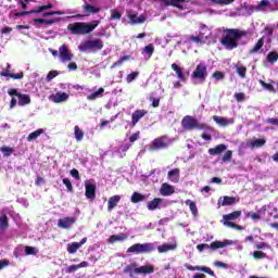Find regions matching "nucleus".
Listing matches in <instances>:
<instances>
[{"instance_id":"obj_1","label":"nucleus","mask_w":278,"mask_h":278,"mask_svg":"<svg viewBox=\"0 0 278 278\" xmlns=\"http://www.w3.org/2000/svg\"><path fill=\"white\" fill-rule=\"evenodd\" d=\"M244 37H247V31L244 30L226 28L224 29V36L220 38V45L227 51H233V49H238V42Z\"/></svg>"},{"instance_id":"obj_2","label":"nucleus","mask_w":278,"mask_h":278,"mask_svg":"<svg viewBox=\"0 0 278 278\" xmlns=\"http://www.w3.org/2000/svg\"><path fill=\"white\" fill-rule=\"evenodd\" d=\"M101 25V20H93L92 22H76L72 25L71 31L75 36H87L92 34Z\"/></svg>"},{"instance_id":"obj_3","label":"nucleus","mask_w":278,"mask_h":278,"mask_svg":"<svg viewBox=\"0 0 278 278\" xmlns=\"http://www.w3.org/2000/svg\"><path fill=\"white\" fill-rule=\"evenodd\" d=\"M181 127L186 131H192L194 129H207L208 131H214V128L206 124H201L194 116L186 115L181 119Z\"/></svg>"},{"instance_id":"obj_4","label":"nucleus","mask_w":278,"mask_h":278,"mask_svg":"<svg viewBox=\"0 0 278 278\" xmlns=\"http://www.w3.org/2000/svg\"><path fill=\"white\" fill-rule=\"evenodd\" d=\"M78 49L80 51H101L103 49V40L101 39H93V40H87L83 42Z\"/></svg>"},{"instance_id":"obj_5","label":"nucleus","mask_w":278,"mask_h":278,"mask_svg":"<svg viewBox=\"0 0 278 278\" xmlns=\"http://www.w3.org/2000/svg\"><path fill=\"white\" fill-rule=\"evenodd\" d=\"M191 78L199 79L201 84H204L205 79H207V65H205V63L198 64L191 75Z\"/></svg>"},{"instance_id":"obj_6","label":"nucleus","mask_w":278,"mask_h":278,"mask_svg":"<svg viewBox=\"0 0 278 278\" xmlns=\"http://www.w3.org/2000/svg\"><path fill=\"white\" fill-rule=\"evenodd\" d=\"M241 216L242 211H235L230 214L223 215V219L220 220V223H223L225 227H229V224H233V222L231 220H238V218H240Z\"/></svg>"},{"instance_id":"obj_7","label":"nucleus","mask_w":278,"mask_h":278,"mask_svg":"<svg viewBox=\"0 0 278 278\" xmlns=\"http://www.w3.org/2000/svg\"><path fill=\"white\" fill-rule=\"evenodd\" d=\"M147 114H149V111L144 110V109H138L135 112H132V114H131L132 127H136L138 125V123H140V121H142V118H144V116H147Z\"/></svg>"},{"instance_id":"obj_8","label":"nucleus","mask_w":278,"mask_h":278,"mask_svg":"<svg viewBox=\"0 0 278 278\" xmlns=\"http://www.w3.org/2000/svg\"><path fill=\"white\" fill-rule=\"evenodd\" d=\"M168 142H166V136L159 137L152 141L150 146L151 151H160V149H166Z\"/></svg>"},{"instance_id":"obj_9","label":"nucleus","mask_w":278,"mask_h":278,"mask_svg":"<svg viewBox=\"0 0 278 278\" xmlns=\"http://www.w3.org/2000/svg\"><path fill=\"white\" fill-rule=\"evenodd\" d=\"M161 5L177 8L178 10H186L181 3H186L188 0H159Z\"/></svg>"},{"instance_id":"obj_10","label":"nucleus","mask_w":278,"mask_h":278,"mask_svg":"<svg viewBox=\"0 0 278 278\" xmlns=\"http://www.w3.org/2000/svg\"><path fill=\"white\" fill-rule=\"evenodd\" d=\"M33 23H35V27H37V29H45V27H49V25L58 23V20L34 18Z\"/></svg>"},{"instance_id":"obj_11","label":"nucleus","mask_w":278,"mask_h":278,"mask_svg":"<svg viewBox=\"0 0 278 278\" xmlns=\"http://www.w3.org/2000/svg\"><path fill=\"white\" fill-rule=\"evenodd\" d=\"M187 270H199L200 273H206V275H210L211 277H216V274H214V270L207 266H192L190 264L185 265Z\"/></svg>"},{"instance_id":"obj_12","label":"nucleus","mask_w":278,"mask_h":278,"mask_svg":"<svg viewBox=\"0 0 278 278\" xmlns=\"http://www.w3.org/2000/svg\"><path fill=\"white\" fill-rule=\"evenodd\" d=\"M155 273V266L148 264L135 269V275H153Z\"/></svg>"},{"instance_id":"obj_13","label":"nucleus","mask_w":278,"mask_h":278,"mask_svg":"<svg viewBox=\"0 0 278 278\" xmlns=\"http://www.w3.org/2000/svg\"><path fill=\"white\" fill-rule=\"evenodd\" d=\"M85 197H87V199H94L97 197V185L86 182L85 184Z\"/></svg>"},{"instance_id":"obj_14","label":"nucleus","mask_w":278,"mask_h":278,"mask_svg":"<svg viewBox=\"0 0 278 278\" xmlns=\"http://www.w3.org/2000/svg\"><path fill=\"white\" fill-rule=\"evenodd\" d=\"M180 174L181 169L176 167L167 173V178L169 179V181H172V184H179V179L181 177Z\"/></svg>"},{"instance_id":"obj_15","label":"nucleus","mask_w":278,"mask_h":278,"mask_svg":"<svg viewBox=\"0 0 278 278\" xmlns=\"http://www.w3.org/2000/svg\"><path fill=\"white\" fill-rule=\"evenodd\" d=\"M127 18L130 20V25H140V24L144 23V21H147V15L141 14L138 17V13L127 14Z\"/></svg>"},{"instance_id":"obj_16","label":"nucleus","mask_w":278,"mask_h":278,"mask_svg":"<svg viewBox=\"0 0 278 278\" xmlns=\"http://www.w3.org/2000/svg\"><path fill=\"white\" fill-rule=\"evenodd\" d=\"M59 58L61 62H68V60H71V53L68 52V47L66 45H62L59 48Z\"/></svg>"},{"instance_id":"obj_17","label":"nucleus","mask_w":278,"mask_h":278,"mask_svg":"<svg viewBox=\"0 0 278 278\" xmlns=\"http://www.w3.org/2000/svg\"><path fill=\"white\" fill-rule=\"evenodd\" d=\"M172 71H175L179 81H182L184 84H186V81H188V77H186V74H184V70H181V67H179V65H177V63L172 64Z\"/></svg>"},{"instance_id":"obj_18","label":"nucleus","mask_w":278,"mask_h":278,"mask_svg":"<svg viewBox=\"0 0 278 278\" xmlns=\"http://www.w3.org/2000/svg\"><path fill=\"white\" fill-rule=\"evenodd\" d=\"M160 193L162 194V197H170V194H175V188L168 182H164L161 186Z\"/></svg>"},{"instance_id":"obj_19","label":"nucleus","mask_w":278,"mask_h":278,"mask_svg":"<svg viewBox=\"0 0 278 278\" xmlns=\"http://www.w3.org/2000/svg\"><path fill=\"white\" fill-rule=\"evenodd\" d=\"M266 213V206L260 208L256 213L255 212H248L247 218H251L252 220H262V215Z\"/></svg>"},{"instance_id":"obj_20","label":"nucleus","mask_w":278,"mask_h":278,"mask_svg":"<svg viewBox=\"0 0 278 278\" xmlns=\"http://www.w3.org/2000/svg\"><path fill=\"white\" fill-rule=\"evenodd\" d=\"M213 121H215L216 125H219V127H227L228 125H231L233 123V119H229L227 117H222L218 115H214Z\"/></svg>"},{"instance_id":"obj_21","label":"nucleus","mask_w":278,"mask_h":278,"mask_svg":"<svg viewBox=\"0 0 278 278\" xmlns=\"http://www.w3.org/2000/svg\"><path fill=\"white\" fill-rule=\"evenodd\" d=\"M230 244H233V241L231 240L214 241L210 244V249H212L213 251H216V249H225V247H229Z\"/></svg>"},{"instance_id":"obj_22","label":"nucleus","mask_w":278,"mask_h":278,"mask_svg":"<svg viewBox=\"0 0 278 278\" xmlns=\"http://www.w3.org/2000/svg\"><path fill=\"white\" fill-rule=\"evenodd\" d=\"M266 144V139H254L247 142V147L250 149H262Z\"/></svg>"},{"instance_id":"obj_23","label":"nucleus","mask_w":278,"mask_h":278,"mask_svg":"<svg viewBox=\"0 0 278 278\" xmlns=\"http://www.w3.org/2000/svg\"><path fill=\"white\" fill-rule=\"evenodd\" d=\"M10 222L8 219V214L5 211L2 210L1 216H0V231H5V229H9Z\"/></svg>"},{"instance_id":"obj_24","label":"nucleus","mask_w":278,"mask_h":278,"mask_svg":"<svg viewBox=\"0 0 278 278\" xmlns=\"http://www.w3.org/2000/svg\"><path fill=\"white\" fill-rule=\"evenodd\" d=\"M224 151H227V146L225 143H220L216 146L215 148L208 149L210 155H220V153H224Z\"/></svg>"},{"instance_id":"obj_25","label":"nucleus","mask_w":278,"mask_h":278,"mask_svg":"<svg viewBox=\"0 0 278 278\" xmlns=\"http://www.w3.org/2000/svg\"><path fill=\"white\" fill-rule=\"evenodd\" d=\"M121 203V195H113L108 201V212H112Z\"/></svg>"},{"instance_id":"obj_26","label":"nucleus","mask_w":278,"mask_h":278,"mask_svg":"<svg viewBox=\"0 0 278 278\" xmlns=\"http://www.w3.org/2000/svg\"><path fill=\"white\" fill-rule=\"evenodd\" d=\"M51 101L54 103H62L68 99V94L64 92H56L55 94L50 96Z\"/></svg>"},{"instance_id":"obj_27","label":"nucleus","mask_w":278,"mask_h":278,"mask_svg":"<svg viewBox=\"0 0 278 278\" xmlns=\"http://www.w3.org/2000/svg\"><path fill=\"white\" fill-rule=\"evenodd\" d=\"M264 47V37L260 38L256 43L254 45V47L252 49H250L249 53L250 55H255V53H260V51H262Z\"/></svg>"},{"instance_id":"obj_28","label":"nucleus","mask_w":278,"mask_h":278,"mask_svg":"<svg viewBox=\"0 0 278 278\" xmlns=\"http://www.w3.org/2000/svg\"><path fill=\"white\" fill-rule=\"evenodd\" d=\"M140 253H153L155 251V245L153 243H139Z\"/></svg>"},{"instance_id":"obj_29","label":"nucleus","mask_w":278,"mask_h":278,"mask_svg":"<svg viewBox=\"0 0 278 278\" xmlns=\"http://www.w3.org/2000/svg\"><path fill=\"white\" fill-rule=\"evenodd\" d=\"M177 249L176 244L164 243L157 247L159 253H168V251H175Z\"/></svg>"},{"instance_id":"obj_30","label":"nucleus","mask_w":278,"mask_h":278,"mask_svg":"<svg viewBox=\"0 0 278 278\" xmlns=\"http://www.w3.org/2000/svg\"><path fill=\"white\" fill-rule=\"evenodd\" d=\"M161 198H154L152 201L148 202L147 207L150 212H154L157 207H160V204L162 203Z\"/></svg>"},{"instance_id":"obj_31","label":"nucleus","mask_w":278,"mask_h":278,"mask_svg":"<svg viewBox=\"0 0 278 278\" xmlns=\"http://www.w3.org/2000/svg\"><path fill=\"white\" fill-rule=\"evenodd\" d=\"M127 240V235L121 233V235H113L108 239V242L110 244H114V242H123Z\"/></svg>"},{"instance_id":"obj_32","label":"nucleus","mask_w":278,"mask_h":278,"mask_svg":"<svg viewBox=\"0 0 278 278\" xmlns=\"http://www.w3.org/2000/svg\"><path fill=\"white\" fill-rule=\"evenodd\" d=\"M86 242H88V238H83L80 240V242H73L71 244V253H77L78 249H81V247H84V244H86Z\"/></svg>"},{"instance_id":"obj_33","label":"nucleus","mask_w":278,"mask_h":278,"mask_svg":"<svg viewBox=\"0 0 278 278\" xmlns=\"http://www.w3.org/2000/svg\"><path fill=\"white\" fill-rule=\"evenodd\" d=\"M17 99H18V105L21 106L29 105L31 103V98L29 97V94L20 93Z\"/></svg>"},{"instance_id":"obj_34","label":"nucleus","mask_w":278,"mask_h":278,"mask_svg":"<svg viewBox=\"0 0 278 278\" xmlns=\"http://www.w3.org/2000/svg\"><path fill=\"white\" fill-rule=\"evenodd\" d=\"M239 200H237L235 197H228L225 195L223 198V202H222V206L223 207H227L228 205H236V203H238Z\"/></svg>"},{"instance_id":"obj_35","label":"nucleus","mask_w":278,"mask_h":278,"mask_svg":"<svg viewBox=\"0 0 278 278\" xmlns=\"http://www.w3.org/2000/svg\"><path fill=\"white\" fill-rule=\"evenodd\" d=\"M185 205H188L192 216H197L199 214V208L197 207V202L192 200H186Z\"/></svg>"},{"instance_id":"obj_36","label":"nucleus","mask_w":278,"mask_h":278,"mask_svg":"<svg viewBox=\"0 0 278 278\" xmlns=\"http://www.w3.org/2000/svg\"><path fill=\"white\" fill-rule=\"evenodd\" d=\"M42 134H45V129H42V128H39V129L30 132L27 137V142H34V140L39 138V136H42Z\"/></svg>"},{"instance_id":"obj_37","label":"nucleus","mask_w":278,"mask_h":278,"mask_svg":"<svg viewBox=\"0 0 278 278\" xmlns=\"http://www.w3.org/2000/svg\"><path fill=\"white\" fill-rule=\"evenodd\" d=\"M144 199H147V197H144V194L135 191L131 194L130 201H131V203H142V201H144Z\"/></svg>"},{"instance_id":"obj_38","label":"nucleus","mask_w":278,"mask_h":278,"mask_svg":"<svg viewBox=\"0 0 278 278\" xmlns=\"http://www.w3.org/2000/svg\"><path fill=\"white\" fill-rule=\"evenodd\" d=\"M136 268H138V264L131 263L124 268V273L125 275H129V277L134 278V273H136Z\"/></svg>"},{"instance_id":"obj_39","label":"nucleus","mask_w":278,"mask_h":278,"mask_svg":"<svg viewBox=\"0 0 278 278\" xmlns=\"http://www.w3.org/2000/svg\"><path fill=\"white\" fill-rule=\"evenodd\" d=\"M58 227H60V229H68V227H71V217L59 219Z\"/></svg>"},{"instance_id":"obj_40","label":"nucleus","mask_w":278,"mask_h":278,"mask_svg":"<svg viewBox=\"0 0 278 278\" xmlns=\"http://www.w3.org/2000/svg\"><path fill=\"white\" fill-rule=\"evenodd\" d=\"M84 130H81L79 126L74 127V137L76 139V142H81V140H84Z\"/></svg>"},{"instance_id":"obj_41","label":"nucleus","mask_w":278,"mask_h":278,"mask_svg":"<svg viewBox=\"0 0 278 278\" xmlns=\"http://www.w3.org/2000/svg\"><path fill=\"white\" fill-rule=\"evenodd\" d=\"M105 92V89H103L102 87H100L98 89V91H94L93 93L89 94L87 97L88 101H94L96 99H99V97H101V94H103Z\"/></svg>"},{"instance_id":"obj_42","label":"nucleus","mask_w":278,"mask_h":278,"mask_svg":"<svg viewBox=\"0 0 278 278\" xmlns=\"http://www.w3.org/2000/svg\"><path fill=\"white\" fill-rule=\"evenodd\" d=\"M85 12H87L88 14H99V12H101L100 8H97L92 4H87L84 7Z\"/></svg>"},{"instance_id":"obj_43","label":"nucleus","mask_w":278,"mask_h":278,"mask_svg":"<svg viewBox=\"0 0 278 278\" xmlns=\"http://www.w3.org/2000/svg\"><path fill=\"white\" fill-rule=\"evenodd\" d=\"M123 13L116 9L111 10L110 21H121Z\"/></svg>"},{"instance_id":"obj_44","label":"nucleus","mask_w":278,"mask_h":278,"mask_svg":"<svg viewBox=\"0 0 278 278\" xmlns=\"http://www.w3.org/2000/svg\"><path fill=\"white\" fill-rule=\"evenodd\" d=\"M267 62L269 64H275V62H278V52L277 51H270L267 54Z\"/></svg>"},{"instance_id":"obj_45","label":"nucleus","mask_w":278,"mask_h":278,"mask_svg":"<svg viewBox=\"0 0 278 278\" xmlns=\"http://www.w3.org/2000/svg\"><path fill=\"white\" fill-rule=\"evenodd\" d=\"M1 153H3L4 157H10L12 153H14V148L2 146L0 148Z\"/></svg>"},{"instance_id":"obj_46","label":"nucleus","mask_w":278,"mask_h":278,"mask_svg":"<svg viewBox=\"0 0 278 278\" xmlns=\"http://www.w3.org/2000/svg\"><path fill=\"white\" fill-rule=\"evenodd\" d=\"M127 253H136V255H141L140 243H135L127 249Z\"/></svg>"},{"instance_id":"obj_47","label":"nucleus","mask_w":278,"mask_h":278,"mask_svg":"<svg viewBox=\"0 0 278 278\" xmlns=\"http://www.w3.org/2000/svg\"><path fill=\"white\" fill-rule=\"evenodd\" d=\"M258 83L265 88V90H268V92H277V90L275 89V86L267 84L262 79H260Z\"/></svg>"},{"instance_id":"obj_48","label":"nucleus","mask_w":278,"mask_h":278,"mask_svg":"<svg viewBox=\"0 0 278 278\" xmlns=\"http://www.w3.org/2000/svg\"><path fill=\"white\" fill-rule=\"evenodd\" d=\"M142 53H147V55H149V58H152L153 53H155V48H153V45L150 43L143 48Z\"/></svg>"},{"instance_id":"obj_49","label":"nucleus","mask_w":278,"mask_h":278,"mask_svg":"<svg viewBox=\"0 0 278 278\" xmlns=\"http://www.w3.org/2000/svg\"><path fill=\"white\" fill-rule=\"evenodd\" d=\"M140 75V72H132L126 76L127 84H131V81H135V79H138Z\"/></svg>"},{"instance_id":"obj_50","label":"nucleus","mask_w":278,"mask_h":278,"mask_svg":"<svg viewBox=\"0 0 278 278\" xmlns=\"http://www.w3.org/2000/svg\"><path fill=\"white\" fill-rule=\"evenodd\" d=\"M88 266H89L88 262L84 261L78 265H72L71 266V271L75 273V270H79V268H88Z\"/></svg>"},{"instance_id":"obj_51","label":"nucleus","mask_w":278,"mask_h":278,"mask_svg":"<svg viewBox=\"0 0 278 278\" xmlns=\"http://www.w3.org/2000/svg\"><path fill=\"white\" fill-rule=\"evenodd\" d=\"M52 9H53V4L48 3L46 5H41V7H38L37 9H35V14H40V12H45V10H52Z\"/></svg>"},{"instance_id":"obj_52","label":"nucleus","mask_w":278,"mask_h":278,"mask_svg":"<svg viewBox=\"0 0 278 278\" xmlns=\"http://www.w3.org/2000/svg\"><path fill=\"white\" fill-rule=\"evenodd\" d=\"M231 157H233V151L227 150L226 153L223 155L222 161L224 163L231 162Z\"/></svg>"},{"instance_id":"obj_53","label":"nucleus","mask_w":278,"mask_h":278,"mask_svg":"<svg viewBox=\"0 0 278 278\" xmlns=\"http://www.w3.org/2000/svg\"><path fill=\"white\" fill-rule=\"evenodd\" d=\"M66 14L64 11H50V12H45L42 14V16L47 17V16H62Z\"/></svg>"},{"instance_id":"obj_54","label":"nucleus","mask_w":278,"mask_h":278,"mask_svg":"<svg viewBox=\"0 0 278 278\" xmlns=\"http://www.w3.org/2000/svg\"><path fill=\"white\" fill-rule=\"evenodd\" d=\"M203 38V34L200 33L199 36H194V35H191L189 37V40H191V42H195V45H201V42H203L201 39Z\"/></svg>"},{"instance_id":"obj_55","label":"nucleus","mask_w":278,"mask_h":278,"mask_svg":"<svg viewBox=\"0 0 278 278\" xmlns=\"http://www.w3.org/2000/svg\"><path fill=\"white\" fill-rule=\"evenodd\" d=\"M29 14H36V11L35 10H30V11L16 12V13H14V16L16 18H21V16H29Z\"/></svg>"},{"instance_id":"obj_56","label":"nucleus","mask_w":278,"mask_h":278,"mask_svg":"<svg viewBox=\"0 0 278 278\" xmlns=\"http://www.w3.org/2000/svg\"><path fill=\"white\" fill-rule=\"evenodd\" d=\"M214 77V79H216L217 81H223V79H225V73L216 71L213 73L212 75Z\"/></svg>"},{"instance_id":"obj_57","label":"nucleus","mask_w":278,"mask_h":278,"mask_svg":"<svg viewBox=\"0 0 278 278\" xmlns=\"http://www.w3.org/2000/svg\"><path fill=\"white\" fill-rule=\"evenodd\" d=\"M252 255L254 260H264L266 257V253L262 251H254Z\"/></svg>"},{"instance_id":"obj_58","label":"nucleus","mask_w":278,"mask_h":278,"mask_svg":"<svg viewBox=\"0 0 278 278\" xmlns=\"http://www.w3.org/2000/svg\"><path fill=\"white\" fill-rule=\"evenodd\" d=\"M237 74L244 79L247 77V68L244 66L237 67Z\"/></svg>"},{"instance_id":"obj_59","label":"nucleus","mask_w":278,"mask_h":278,"mask_svg":"<svg viewBox=\"0 0 278 278\" xmlns=\"http://www.w3.org/2000/svg\"><path fill=\"white\" fill-rule=\"evenodd\" d=\"M25 253L26 255H36V248L34 247H25Z\"/></svg>"},{"instance_id":"obj_60","label":"nucleus","mask_w":278,"mask_h":278,"mask_svg":"<svg viewBox=\"0 0 278 278\" xmlns=\"http://www.w3.org/2000/svg\"><path fill=\"white\" fill-rule=\"evenodd\" d=\"M244 92H237L235 93V99L238 103H242L244 101Z\"/></svg>"},{"instance_id":"obj_61","label":"nucleus","mask_w":278,"mask_h":278,"mask_svg":"<svg viewBox=\"0 0 278 278\" xmlns=\"http://www.w3.org/2000/svg\"><path fill=\"white\" fill-rule=\"evenodd\" d=\"M58 77V71H51L47 75V81H51V79H55Z\"/></svg>"},{"instance_id":"obj_62","label":"nucleus","mask_w":278,"mask_h":278,"mask_svg":"<svg viewBox=\"0 0 278 278\" xmlns=\"http://www.w3.org/2000/svg\"><path fill=\"white\" fill-rule=\"evenodd\" d=\"M71 175L74 177V179H76V181H79V179H81V177L79 176V170L75 168L71 170Z\"/></svg>"},{"instance_id":"obj_63","label":"nucleus","mask_w":278,"mask_h":278,"mask_svg":"<svg viewBox=\"0 0 278 278\" xmlns=\"http://www.w3.org/2000/svg\"><path fill=\"white\" fill-rule=\"evenodd\" d=\"M23 77H25V74L23 72H20L17 74L11 73V79H23Z\"/></svg>"},{"instance_id":"obj_64","label":"nucleus","mask_w":278,"mask_h":278,"mask_svg":"<svg viewBox=\"0 0 278 278\" xmlns=\"http://www.w3.org/2000/svg\"><path fill=\"white\" fill-rule=\"evenodd\" d=\"M266 123H268L269 125H276V127H278V118H275V117L267 118Z\"/></svg>"}]
</instances>
